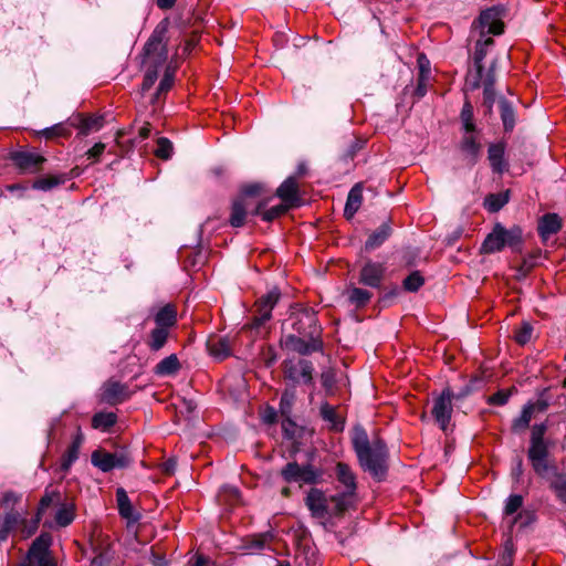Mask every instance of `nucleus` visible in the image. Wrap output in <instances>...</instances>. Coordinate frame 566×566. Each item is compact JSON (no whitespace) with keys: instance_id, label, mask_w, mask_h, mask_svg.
Here are the masks:
<instances>
[{"instance_id":"f257e3e1","label":"nucleus","mask_w":566,"mask_h":566,"mask_svg":"<svg viewBox=\"0 0 566 566\" xmlns=\"http://www.w3.org/2000/svg\"><path fill=\"white\" fill-rule=\"evenodd\" d=\"M335 475L338 483L344 488V491L342 493L332 495L331 502L334 504L333 512L335 514H343L356 502V475L353 470L344 462H338L336 464Z\"/></svg>"},{"instance_id":"f03ea898","label":"nucleus","mask_w":566,"mask_h":566,"mask_svg":"<svg viewBox=\"0 0 566 566\" xmlns=\"http://www.w3.org/2000/svg\"><path fill=\"white\" fill-rule=\"evenodd\" d=\"M260 190L261 187L259 185L249 186L244 189L242 195L233 200L229 219L232 227H242L248 214L261 213V209H263L266 203L262 200H256Z\"/></svg>"},{"instance_id":"7ed1b4c3","label":"nucleus","mask_w":566,"mask_h":566,"mask_svg":"<svg viewBox=\"0 0 566 566\" xmlns=\"http://www.w3.org/2000/svg\"><path fill=\"white\" fill-rule=\"evenodd\" d=\"M521 237L518 228L507 230L497 223L483 241L481 251L491 254L501 251L505 245L515 247L521 243Z\"/></svg>"},{"instance_id":"20e7f679","label":"nucleus","mask_w":566,"mask_h":566,"mask_svg":"<svg viewBox=\"0 0 566 566\" xmlns=\"http://www.w3.org/2000/svg\"><path fill=\"white\" fill-rule=\"evenodd\" d=\"M281 476L286 483L317 484L323 479V471L311 464L300 465L289 462L282 470Z\"/></svg>"},{"instance_id":"39448f33","label":"nucleus","mask_w":566,"mask_h":566,"mask_svg":"<svg viewBox=\"0 0 566 566\" xmlns=\"http://www.w3.org/2000/svg\"><path fill=\"white\" fill-rule=\"evenodd\" d=\"M168 25L167 19L160 21L144 46L145 55L149 59L154 57L155 63L158 64L165 62L168 55L166 43L164 42L168 32Z\"/></svg>"},{"instance_id":"423d86ee","label":"nucleus","mask_w":566,"mask_h":566,"mask_svg":"<svg viewBox=\"0 0 566 566\" xmlns=\"http://www.w3.org/2000/svg\"><path fill=\"white\" fill-rule=\"evenodd\" d=\"M387 450L382 441L377 440L371 443L365 458L358 459L361 468L368 471L373 476L380 479L386 470Z\"/></svg>"},{"instance_id":"0eeeda50","label":"nucleus","mask_w":566,"mask_h":566,"mask_svg":"<svg viewBox=\"0 0 566 566\" xmlns=\"http://www.w3.org/2000/svg\"><path fill=\"white\" fill-rule=\"evenodd\" d=\"M293 328L301 336L321 338V326L316 313L312 308L303 307L293 313Z\"/></svg>"},{"instance_id":"6e6552de","label":"nucleus","mask_w":566,"mask_h":566,"mask_svg":"<svg viewBox=\"0 0 566 566\" xmlns=\"http://www.w3.org/2000/svg\"><path fill=\"white\" fill-rule=\"evenodd\" d=\"M452 399H453V392L450 388H446L442 390V392L433 398V406L431 409V413L436 420V422L439 424L441 430L447 431L452 412Z\"/></svg>"},{"instance_id":"1a4fd4ad","label":"nucleus","mask_w":566,"mask_h":566,"mask_svg":"<svg viewBox=\"0 0 566 566\" xmlns=\"http://www.w3.org/2000/svg\"><path fill=\"white\" fill-rule=\"evenodd\" d=\"M92 464L103 472H109L116 468H126L132 462L128 454L124 451L107 452L105 450H96L91 457Z\"/></svg>"},{"instance_id":"9d476101","label":"nucleus","mask_w":566,"mask_h":566,"mask_svg":"<svg viewBox=\"0 0 566 566\" xmlns=\"http://www.w3.org/2000/svg\"><path fill=\"white\" fill-rule=\"evenodd\" d=\"M50 545V534H41L36 537L28 553L29 564L31 566H56L49 552Z\"/></svg>"},{"instance_id":"9b49d317","label":"nucleus","mask_w":566,"mask_h":566,"mask_svg":"<svg viewBox=\"0 0 566 566\" xmlns=\"http://www.w3.org/2000/svg\"><path fill=\"white\" fill-rule=\"evenodd\" d=\"M313 364L306 359H301L296 363L285 360L283 364L285 377L294 382L311 384L313 380Z\"/></svg>"},{"instance_id":"f8f14e48","label":"nucleus","mask_w":566,"mask_h":566,"mask_svg":"<svg viewBox=\"0 0 566 566\" xmlns=\"http://www.w3.org/2000/svg\"><path fill=\"white\" fill-rule=\"evenodd\" d=\"M306 506L315 517H325L326 515H336L333 512L334 504L331 502V497H326L325 494L318 489H311L305 499Z\"/></svg>"},{"instance_id":"ddd939ff","label":"nucleus","mask_w":566,"mask_h":566,"mask_svg":"<svg viewBox=\"0 0 566 566\" xmlns=\"http://www.w3.org/2000/svg\"><path fill=\"white\" fill-rule=\"evenodd\" d=\"M548 454L549 450L547 441L530 443L527 457L534 471L538 475H544L548 471Z\"/></svg>"},{"instance_id":"4468645a","label":"nucleus","mask_w":566,"mask_h":566,"mask_svg":"<svg viewBox=\"0 0 566 566\" xmlns=\"http://www.w3.org/2000/svg\"><path fill=\"white\" fill-rule=\"evenodd\" d=\"M130 391L127 385L116 380H108L102 387L101 399L108 405H117L127 400Z\"/></svg>"},{"instance_id":"2eb2a0df","label":"nucleus","mask_w":566,"mask_h":566,"mask_svg":"<svg viewBox=\"0 0 566 566\" xmlns=\"http://www.w3.org/2000/svg\"><path fill=\"white\" fill-rule=\"evenodd\" d=\"M285 346L301 355L318 352L323 347L321 338L289 335L284 340Z\"/></svg>"},{"instance_id":"dca6fc26","label":"nucleus","mask_w":566,"mask_h":566,"mask_svg":"<svg viewBox=\"0 0 566 566\" xmlns=\"http://www.w3.org/2000/svg\"><path fill=\"white\" fill-rule=\"evenodd\" d=\"M501 15L502 11L495 7L482 11L479 18L482 34H484V31H486L488 34H501L504 30Z\"/></svg>"},{"instance_id":"f3484780","label":"nucleus","mask_w":566,"mask_h":566,"mask_svg":"<svg viewBox=\"0 0 566 566\" xmlns=\"http://www.w3.org/2000/svg\"><path fill=\"white\" fill-rule=\"evenodd\" d=\"M62 497L63 496L60 491L50 486L45 489L38 506L36 518L32 524V528L28 532V536L36 530L40 520L49 512L50 509H56L57 504H61Z\"/></svg>"},{"instance_id":"a211bd4d","label":"nucleus","mask_w":566,"mask_h":566,"mask_svg":"<svg viewBox=\"0 0 566 566\" xmlns=\"http://www.w3.org/2000/svg\"><path fill=\"white\" fill-rule=\"evenodd\" d=\"M386 268L382 263L368 261L359 272V283L369 287H379L385 275Z\"/></svg>"},{"instance_id":"6ab92c4d","label":"nucleus","mask_w":566,"mask_h":566,"mask_svg":"<svg viewBox=\"0 0 566 566\" xmlns=\"http://www.w3.org/2000/svg\"><path fill=\"white\" fill-rule=\"evenodd\" d=\"M14 165L23 172H36L41 169L45 158L32 151H17L12 155Z\"/></svg>"},{"instance_id":"aec40b11","label":"nucleus","mask_w":566,"mask_h":566,"mask_svg":"<svg viewBox=\"0 0 566 566\" xmlns=\"http://www.w3.org/2000/svg\"><path fill=\"white\" fill-rule=\"evenodd\" d=\"M276 196L291 208L300 205L298 197V184L294 177H289L282 185L276 189Z\"/></svg>"},{"instance_id":"412c9836","label":"nucleus","mask_w":566,"mask_h":566,"mask_svg":"<svg viewBox=\"0 0 566 566\" xmlns=\"http://www.w3.org/2000/svg\"><path fill=\"white\" fill-rule=\"evenodd\" d=\"M116 501L119 515L126 520L128 524L137 523L140 515L133 509L132 502L124 489H117Z\"/></svg>"},{"instance_id":"4be33fe9","label":"nucleus","mask_w":566,"mask_h":566,"mask_svg":"<svg viewBox=\"0 0 566 566\" xmlns=\"http://www.w3.org/2000/svg\"><path fill=\"white\" fill-rule=\"evenodd\" d=\"M562 219L556 213L544 214L537 226L538 234L543 240H547L551 235L557 233L562 229Z\"/></svg>"},{"instance_id":"5701e85b","label":"nucleus","mask_w":566,"mask_h":566,"mask_svg":"<svg viewBox=\"0 0 566 566\" xmlns=\"http://www.w3.org/2000/svg\"><path fill=\"white\" fill-rule=\"evenodd\" d=\"M207 347L211 356L217 359H224L231 355V344L228 337L210 336Z\"/></svg>"},{"instance_id":"b1692460","label":"nucleus","mask_w":566,"mask_h":566,"mask_svg":"<svg viewBox=\"0 0 566 566\" xmlns=\"http://www.w3.org/2000/svg\"><path fill=\"white\" fill-rule=\"evenodd\" d=\"M504 154V144L497 143L490 145L488 149V159L494 172L503 174L507 169V164L505 161Z\"/></svg>"},{"instance_id":"393cba45","label":"nucleus","mask_w":566,"mask_h":566,"mask_svg":"<svg viewBox=\"0 0 566 566\" xmlns=\"http://www.w3.org/2000/svg\"><path fill=\"white\" fill-rule=\"evenodd\" d=\"M84 441L83 433L78 430L74 436L71 446L67 448L66 452L62 455L61 459V469L63 471H67L73 462L78 458L80 448Z\"/></svg>"},{"instance_id":"a878e982","label":"nucleus","mask_w":566,"mask_h":566,"mask_svg":"<svg viewBox=\"0 0 566 566\" xmlns=\"http://www.w3.org/2000/svg\"><path fill=\"white\" fill-rule=\"evenodd\" d=\"M75 518V505L72 502L61 499V504H57L56 512L54 515L55 523L65 527L70 525Z\"/></svg>"},{"instance_id":"bb28decb","label":"nucleus","mask_w":566,"mask_h":566,"mask_svg":"<svg viewBox=\"0 0 566 566\" xmlns=\"http://www.w3.org/2000/svg\"><path fill=\"white\" fill-rule=\"evenodd\" d=\"M155 323L157 327L170 331L177 323V311L171 304L161 307L155 315Z\"/></svg>"},{"instance_id":"cd10ccee","label":"nucleus","mask_w":566,"mask_h":566,"mask_svg":"<svg viewBox=\"0 0 566 566\" xmlns=\"http://www.w3.org/2000/svg\"><path fill=\"white\" fill-rule=\"evenodd\" d=\"M363 202V188L360 185H355L347 197L344 214L347 219H352L358 211Z\"/></svg>"},{"instance_id":"c85d7f7f","label":"nucleus","mask_w":566,"mask_h":566,"mask_svg":"<svg viewBox=\"0 0 566 566\" xmlns=\"http://www.w3.org/2000/svg\"><path fill=\"white\" fill-rule=\"evenodd\" d=\"M347 298L356 308L365 307L371 300L373 293L368 290L349 286L346 291Z\"/></svg>"},{"instance_id":"c756f323","label":"nucleus","mask_w":566,"mask_h":566,"mask_svg":"<svg viewBox=\"0 0 566 566\" xmlns=\"http://www.w3.org/2000/svg\"><path fill=\"white\" fill-rule=\"evenodd\" d=\"M321 416L335 431H342L344 421L337 412V408L325 402L321 406Z\"/></svg>"},{"instance_id":"7c9ffc66","label":"nucleus","mask_w":566,"mask_h":566,"mask_svg":"<svg viewBox=\"0 0 566 566\" xmlns=\"http://www.w3.org/2000/svg\"><path fill=\"white\" fill-rule=\"evenodd\" d=\"M180 369V363L177 355L171 354L161 359L155 367V374L158 376H171Z\"/></svg>"},{"instance_id":"2f4dec72","label":"nucleus","mask_w":566,"mask_h":566,"mask_svg":"<svg viewBox=\"0 0 566 566\" xmlns=\"http://www.w3.org/2000/svg\"><path fill=\"white\" fill-rule=\"evenodd\" d=\"M391 229L389 224H381L376 231H374L365 243V249L370 251L380 247L390 235Z\"/></svg>"},{"instance_id":"473e14b6","label":"nucleus","mask_w":566,"mask_h":566,"mask_svg":"<svg viewBox=\"0 0 566 566\" xmlns=\"http://www.w3.org/2000/svg\"><path fill=\"white\" fill-rule=\"evenodd\" d=\"M493 43H494L493 39L491 36H485V34H482V38L476 41L475 52H474V64H475L479 73L482 72V69H483L482 61L486 56L488 49L490 46H492Z\"/></svg>"},{"instance_id":"72a5a7b5","label":"nucleus","mask_w":566,"mask_h":566,"mask_svg":"<svg viewBox=\"0 0 566 566\" xmlns=\"http://www.w3.org/2000/svg\"><path fill=\"white\" fill-rule=\"evenodd\" d=\"M169 334H170V331H167V329L156 326L150 332L149 338L147 340V345H148L149 349L153 352L160 350L166 345Z\"/></svg>"},{"instance_id":"f704fd0d","label":"nucleus","mask_w":566,"mask_h":566,"mask_svg":"<svg viewBox=\"0 0 566 566\" xmlns=\"http://www.w3.org/2000/svg\"><path fill=\"white\" fill-rule=\"evenodd\" d=\"M460 148L465 155L471 157L473 163H475L480 154L481 145L473 133H467L461 140Z\"/></svg>"},{"instance_id":"c9c22d12","label":"nucleus","mask_w":566,"mask_h":566,"mask_svg":"<svg viewBox=\"0 0 566 566\" xmlns=\"http://www.w3.org/2000/svg\"><path fill=\"white\" fill-rule=\"evenodd\" d=\"M117 421L114 412H97L92 418V427L97 430L107 431Z\"/></svg>"},{"instance_id":"e433bc0d","label":"nucleus","mask_w":566,"mask_h":566,"mask_svg":"<svg viewBox=\"0 0 566 566\" xmlns=\"http://www.w3.org/2000/svg\"><path fill=\"white\" fill-rule=\"evenodd\" d=\"M353 446L358 459L365 458L367 450L371 447L368 436L363 429H357L353 438Z\"/></svg>"},{"instance_id":"4c0bfd02","label":"nucleus","mask_w":566,"mask_h":566,"mask_svg":"<svg viewBox=\"0 0 566 566\" xmlns=\"http://www.w3.org/2000/svg\"><path fill=\"white\" fill-rule=\"evenodd\" d=\"M500 113L503 122L504 129L511 132L515 126V113L511 104L505 101H500Z\"/></svg>"},{"instance_id":"58836bf2","label":"nucleus","mask_w":566,"mask_h":566,"mask_svg":"<svg viewBox=\"0 0 566 566\" xmlns=\"http://www.w3.org/2000/svg\"><path fill=\"white\" fill-rule=\"evenodd\" d=\"M72 126L80 128L81 134L87 135L91 130H97L102 127V118L99 117H78L77 123H72Z\"/></svg>"},{"instance_id":"ea45409f","label":"nucleus","mask_w":566,"mask_h":566,"mask_svg":"<svg viewBox=\"0 0 566 566\" xmlns=\"http://www.w3.org/2000/svg\"><path fill=\"white\" fill-rule=\"evenodd\" d=\"M535 405L528 403L524 406L521 416L514 420L513 422V429L515 431L524 430L530 426V422L532 420L533 413H534Z\"/></svg>"},{"instance_id":"a19ab883","label":"nucleus","mask_w":566,"mask_h":566,"mask_svg":"<svg viewBox=\"0 0 566 566\" xmlns=\"http://www.w3.org/2000/svg\"><path fill=\"white\" fill-rule=\"evenodd\" d=\"M63 182V176H45L36 179L33 184V188L42 191H48L59 185H62Z\"/></svg>"},{"instance_id":"79ce46f5","label":"nucleus","mask_w":566,"mask_h":566,"mask_svg":"<svg viewBox=\"0 0 566 566\" xmlns=\"http://www.w3.org/2000/svg\"><path fill=\"white\" fill-rule=\"evenodd\" d=\"M461 122L465 133H474L473 107L470 102H465L461 111Z\"/></svg>"},{"instance_id":"37998d69","label":"nucleus","mask_w":566,"mask_h":566,"mask_svg":"<svg viewBox=\"0 0 566 566\" xmlns=\"http://www.w3.org/2000/svg\"><path fill=\"white\" fill-rule=\"evenodd\" d=\"M541 256V251H536L525 256L517 268V273L521 277H525L537 264V259Z\"/></svg>"},{"instance_id":"c03bdc74","label":"nucleus","mask_w":566,"mask_h":566,"mask_svg":"<svg viewBox=\"0 0 566 566\" xmlns=\"http://www.w3.org/2000/svg\"><path fill=\"white\" fill-rule=\"evenodd\" d=\"M424 284V279L419 271L409 274L402 282L403 289L408 292H417Z\"/></svg>"},{"instance_id":"a18cd8bd","label":"nucleus","mask_w":566,"mask_h":566,"mask_svg":"<svg viewBox=\"0 0 566 566\" xmlns=\"http://www.w3.org/2000/svg\"><path fill=\"white\" fill-rule=\"evenodd\" d=\"M46 139H51L54 137H69L71 135V129L66 125L60 123L53 125L52 127L45 128L40 133Z\"/></svg>"},{"instance_id":"49530a36","label":"nucleus","mask_w":566,"mask_h":566,"mask_svg":"<svg viewBox=\"0 0 566 566\" xmlns=\"http://www.w3.org/2000/svg\"><path fill=\"white\" fill-rule=\"evenodd\" d=\"M533 327L528 322H523L515 331L514 339L520 345H525L532 338Z\"/></svg>"},{"instance_id":"de8ad7c7","label":"nucleus","mask_w":566,"mask_h":566,"mask_svg":"<svg viewBox=\"0 0 566 566\" xmlns=\"http://www.w3.org/2000/svg\"><path fill=\"white\" fill-rule=\"evenodd\" d=\"M290 208L291 207L289 205H285L283 202L281 205L270 208L269 210H265V211L261 210L260 214L264 221L270 222V221H273V220L277 219L279 217L283 216L284 213H286Z\"/></svg>"},{"instance_id":"09e8293b","label":"nucleus","mask_w":566,"mask_h":566,"mask_svg":"<svg viewBox=\"0 0 566 566\" xmlns=\"http://www.w3.org/2000/svg\"><path fill=\"white\" fill-rule=\"evenodd\" d=\"M507 202V197L504 195H490L485 198V207L491 212H496L502 209Z\"/></svg>"},{"instance_id":"8fccbe9b","label":"nucleus","mask_w":566,"mask_h":566,"mask_svg":"<svg viewBox=\"0 0 566 566\" xmlns=\"http://www.w3.org/2000/svg\"><path fill=\"white\" fill-rule=\"evenodd\" d=\"M172 153V144L169 139L160 137L157 140V147L155 154L158 158L168 159Z\"/></svg>"},{"instance_id":"3c124183","label":"nucleus","mask_w":566,"mask_h":566,"mask_svg":"<svg viewBox=\"0 0 566 566\" xmlns=\"http://www.w3.org/2000/svg\"><path fill=\"white\" fill-rule=\"evenodd\" d=\"M272 308L271 305H264L261 302H256V315L254 317V325L261 326L271 318Z\"/></svg>"},{"instance_id":"603ef678","label":"nucleus","mask_w":566,"mask_h":566,"mask_svg":"<svg viewBox=\"0 0 566 566\" xmlns=\"http://www.w3.org/2000/svg\"><path fill=\"white\" fill-rule=\"evenodd\" d=\"M551 485L557 497L566 503V476L562 474L556 475Z\"/></svg>"},{"instance_id":"864d4df0","label":"nucleus","mask_w":566,"mask_h":566,"mask_svg":"<svg viewBox=\"0 0 566 566\" xmlns=\"http://www.w3.org/2000/svg\"><path fill=\"white\" fill-rule=\"evenodd\" d=\"M523 505V497L518 494L510 495L505 503L504 514L512 515L517 512Z\"/></svg>"},{"instance_id":"5fc2aeb1","label":"nucleus","mask_w":566,"mask_h":566,"mask_svg":"<svg viewBox=\"0 0 566 566\" xmlns=\"http://www.w3.org/2000/svg\"><path fill=\"white\" fill-rule=\"evenodd\" d=\"M547 427L545 423L534 424L531 432V441L530 443H537L545 441L544 437L546 433Z\"/></svg>"},{"instance_id":"6e6d98bb","label":"nucleus","mask_w":566,"mask_h":566,"mask_svg":"<svg viewBox=\"0 0 566 566\" xmlns=\"http://www.w3.org/2000/svg\"><path fill=\"white\" fill-rule=\"evenodd\" d=\"M172 83H174V74L170 73L169 71H167L159 83L157 94H156L157 97L160 94L168 92L171 88Z\"/></svg>"},{"instance_id":"4d7b16f0","label":"nucleus","mask_w":566,"mask_h":566,"mask_svg":"<svg viewBox=\"0 0 566 566\" xmlns=\"http://www.w3.org/2000/svg\"><path fill=\"white\" fill-rule=\"evenodd\" d=\"M157 77H158V72L156 69L148 70L144 76V81L142 84V91L147 92L148 90H150V87L155 84Z\"/></svg>"},{"instance_id":"13d9d810","label":"nucleus","mask_w":566,"mask_h":566,"mask_svg":"<svg viewBox=\"0 0 566 566\" xmlns=\"http://www.w3.org/2000/svg\"><path fill=\"white\" fill-rule=\"evenodd\" d=\"M20 516L18 513H8L3 521H2V525L6 530H8L9 532H11L12 530H14L18 524L20 523Z\"/></svg>"},{"instance_id":"bf43d9fd","label":"nucleus","mask_w":566,"mask_h":566,"mask_svg":"<svg viewBox=\"0 0 566 566\" xmlns=\"http://www.w3.org/2000/svg\"><path fill=\"white\" fill-rule=\"evenodd\" d=\"M429 78H430V75H428V74H419L418 84H417V87L415 91V93L418 97H422L426 95L427 87L429 84Z\"/></svg>"},{"instance_id":"052dcab7","label":"nucleus","mask_w":566,"mask_h":566,"mask_svg":"<svg viewBox=\"0 0 566 566\" xmlns=\"http://www.w3.org/2000/svg\"><path fill=\"white\" fill-rule=\"evenodd\" d=\"M270 536L266 534H261L254 537L251 541L250 548L254 552L261 551L265 547V544L268 543Z\"/></svg>"},{"instance_id":"680f3d73","label":"nucleus","mask_w":566,"mask_h":566,"mask_svg":"<svg viewBox=\"0 0 566 566\" xmlns=\"http://www.w3.org/2000/svg\"><path fill=\"white\" fill-rule=\"evenodd\" d=\"M280 297V293L277 290L270 291L268 294L262 296L259 302H261L264 305H271V308L275 306Z\"/></svg>"},{"instance_id":"e2e57ef3","label":"nucleus","mask_w":566,"mask_h":566,"mask_svg":"<svg viewBox=\"0 0 566 566\" xmlns=\"http://www.w3.org/2000/svg\"><path fill=\"white\" fill-rule=\"evenodd\" d=\"M105 144L96 143L92 148L86 151L88 159L97 160L105 150Z\"/></svg>"},{"instance_id":"0e129e2a","label":"nucleus","mask_w":566,"mask_h":566,"mask_svg":"<svg viewBox=\"0 0 566 566\" xmlns=\"http://www.w3.org/2000/svg\"><path fill=\"white\" fill-rule=\"evenodd\" d=\"M510 395L505 391H497L489 398V402L492 405L502 406L509 400Z\"/></svg>"},{"instance_id":"69168bd1","label":"nucleus","mask_w":566,"mask_h":566,"mask_svg":"<svg viewBox=\"0 0 566 566\" xmlns=\"http://www.w3.org/2000/svg\"><path fill=\"white\" fill-rule=\"evenodd\" d=\"M483 98L484 103L489 106V108H491L494 103V91L491 85H486L484 87Z\"/></svg>"},{"instance_id":"338daca9","label":"nucleus","mask_w":566,"mask_h":566,"mask_svg":"<svg viewBox=\"0 0 566 566\" xmlns=\"http://www.w3.org/2000/svg\"><path fill=\"white\" fill-rule=\"evenodd\" d=\"M418 65H419V74H428L430 75V69H429V60L424 55H419L418 57Z\"/></svg>"},{"instance_id":"774afa93","label":"nucleus","mask_w":566,"mask_h":566,"mask_svg":"<svg viewBox=\"0 0 566 566\" xmlns=\"http://www.w3.org/2000/svg\"><path fill=\"white\" fill-rule=\"evenodd\" d=\"M197 43H198V38L196 35H192L191 38L187 39L185 41V44L182 48V53L189 54L193 50V48L197 45Z\"/></svg>"}]
</instances>
